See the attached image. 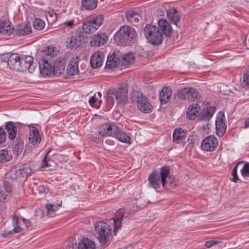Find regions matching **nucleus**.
<instances>
[{
	"label": "nucleus",
	"instance_id": "obj_28",
	"mask_svg": "<svg viewBox=\"0 0 249 249\" xmlns=\"http://www.w3.org/2000/svg\"><path fill=\"white\" fill-rule=\"evenodd\" d=\"M215 111V108L214 107H208L203 109L199 116V119L201 120L208 121L212 117Z\"/></svg>",
	"mask_w": 249,
	"mask_h": 249
},
{
	"label": "nucleus",
	"instance_id": "obj_1",
	"mask_svg": "<svg viewBox=\"0 0 249 249\" xmlns=\"http://www.w3.org/2000/svg\"><path fill=\"white\" fill-rule=\"evenodd\" d=\"M137 36L135 29L130 26H123L117 32L114 36L116 43L119 46H127Z\"/></svg>",
	"mask_w": 249,
	"mask_h": 249
},
{
	"label": "nucleus",
	"instance_id": "obj_20",
	"mask_svg": "<svg viewBox=\"0 0 249 249\" xmlns=\"http://www.w3.org/2000/svg\"><path fill=\"white\" fill-rule=\"evenodd\" d=\"M39 69L41 73L44 76H50L53 74V66L45 59H42L39 63Z\"/></svg>",
	"mask_w": 249,
	"mask_h": 249
},
{
	"label": "nucleus",
	"instance_id": "obj_29",
	"mask_svg": "<svg viewBox=\"0 0 249 249\" xmlns=\"http://www.w3.org/2000/svg\"><path fill=\"white\" fill-rule=\"evenodd\" d=\"M78 249H95L94 242L88 238H84L78 244Z\"/></svg>",
	"mask_w": 249,
	"mask_h": 249
},
{
	"label": "nucleus",
	"instance_id": "obj_16",
	"mask_svg": "<svg viewBox=\"0 0 249 249\" xmlns=\"http://www.w3.org/2000/svg\"><path fill=\"white\" fill-rule=\"evenodd\" d=\"M20 55L18 53H12L8 58L7 65L10 69L18 71L20 66Z\"/></svg>",
	"mask_w": 249,
	"mask_h": 249
},
{
	"label": "nucleus",
	"instance_id": "obj_18",
	"mask_svg": "<svg viewBox=\"0 0 249 249\" xmlns=\"http://www.w3.org/2000/svg\"><path fill=\"white\" fill-rule=\"evenodd\" d=\"M105 55L102 52H96L90 59V65L93 68L101 67L103 63Z\"/></svg>",
	"mask_w": 249,
	"mask_h": 249
},
{
	"label": "nucleus",
	"instance_id": "obj_2",
	"mask_svg": "<svg viewBox=\"0 0 249 249\" xmlns=\"http://www.w3.org/2000/svg\"><path fill=\"white\" fill-rule=\"evenodd\" d=\"M170 173V169L168 166H164L160 168V174L156 171H153L148 177V181L151 186L155 189L160 188V183L163 187L166 184V179Z\"/></svg>",
	"mask_w": 249,
	"mask_h": 249
},
{
	"label": "nucleus",
	"instance_id": "obj_33",
	"mask_svg": "<svg viewBox=\"0 0 249 249\" xmlns=\"http://www.w3.org/2000/svg\"><path fill=\"white\" fill-rule=\"evenodd\" d=\"M65 65L62 61H55L53 65V74L58 76L65 71Z\"/></svg>",
	"mask_w": 249,
	"mask_h": 249
},
{
	"label": "nucleus",
	"instance_id": "obj_9",
	"mask_svg": "<svg viewBox=\"0 0 249 249\" xmlns=\"http://www.w3.org/2000/svg\"><path fill=\"white\" fill-rule=\"evenodd\" d=\"M136 97V102L138 109L142 112L148 113L152 111V106L150 104L146 96L138 92L134 95Z\"/></svg>",
	"mask_w": 249,
	"mask_h": 249
},
{
	"label": "nucleus",
	"instance_id": "obj_49",
	"mask_svg": "<svg viewBox=\"0 0 249 249\" xmlns=\"http://www.w3.org/2000/svg\"><path fill=\"white\" fill-rule=\"evenodd\" d=\"M11 172L15 173V178H18L20 176L23 177L24 174L22 173V169L21 168L18 169H13L11 171Z\"/></svg>",
	"mask_w": 249,
	"mask_h": 249
},
{
	"label": "nucleus",
	"instance_id": "obj_22",
	"mask_svg": "<svg viewBox=\"0 0 249 249\" xmlns=\"http://www.w3.org/2000/svg\"><path fill=\"white\" fill-rule=\"evenodd\" d=\"M172 95V89L170 88L164 87L162 88L159 95V99L161 104H167L170 100Z\"/></svg>",
	"mask_w": 249,
	"mask_h": 249
},
{
	"label": "nucleus",
	"instance_id": "obj_6",
	"mask_svg": "<svg viewBox=\"0 0 249 249\" xmlns=\"http://www.w3.org/2000/svg\"><path fill=\"white\" fill-rule=\"evenodd\" d=\"M103 20L104 18L101 15L85 20L82 25L83 32L87 34L94 33L102 25Z\"/></svg>",
	"mask_w": 249,
	"mask_h": 249
},
{
	"label": "nucleus",
	"instance_id": "obj_14",
	"mask_svg": "<svg viewBox=\"0 0 249 249\" xmlns=\"http://www.w3.org/2000/svg\"><path fill=\"white\" fill-rule=\"evenodd\" d=\"M79 58L76 57L73 58L72 60L69 61L66 70L67 75L73 76L79 73Z\"/></svg>",
	"mask_w": 249,
	"mask_h": 249
},
{
	"label": "nucleus",
	"instance_id": "obj_24",
	"mask_svg": "<svg viewBox=\"0 0 249 249\" xmlns=\"http://www.w3.org/2000/svg\"><path fill=\"white\" fill-rule=\"evenodd\" d=\"M14 31V27L9 21L0 22V33L5 35H9Z\"/></svg>",
	"mask_w": 249,
	"mask_h": 249
},
{
	"label": "nucleus",
	"instance_id": "obj_21",
	"mask_svg": "<svg viewBox=\"0 0 249 249\" xmlns=\"http://www.w3.org/2000/svg\"><path fill=\"white\" fill-rule=\"evenodd\" d=\"M82 39L83 38L81 35L69 37L67 41V47L70 49H76L81 45Z\"/></svg>",
	"mask_w": 249,
	"mask_h": 249
},
{
	"label": "nucleus",
	"instance_id": "obj_54",
	"mask_svg": "<svg viewBox=\"0 0 249 249\" xmlns=\"http://www.w3.org/2000/svg\"><path fill=\"white\" fill-rule=\"evenodd\" d=\"M64 25L71 28L74 25V21L72 20L66 21L63 24Z\"/></svg>",
	"mask_w": 249,
	"mask_h": 249
},
{
	"label": "nucleus",
	"instance_id": "obj_56",
	"mask_svg": "<svg viewBox=\"0 0 249 249\" xmlns=\"http://www.w3.org/2000/svg\"><path fill=\"white\" fill-rule=\"evenodd\" d=\"M96 98L94 96H92L89 99V103L91 105L94 104L96 103Z\"/></svg>",
	"mask_w": 249,
	"mask_h": 249
},
{
	"label": "nucleus",
	"instance_id": "obj_44",
	"mask_svg": "<svg viewBox=\"0 0 249 249\" xmlns=\"http://www.w3.org/2000/svg\"><path fill=\"white\" fill-rule=\"evenodd\" d=\"M51 150H48L46 154H45L41 163V166L42 167H47L49 166H51V162H53L52 161L50 160H47V156L49 154V153L50 152Z\"/></svg>",
	"mask_w": 249,
	"mask_h": 249
},
{
	"label": "nucleus",
	"instance_id": "obj_58",
	"mask_svg": "<svg viewBox=\"0 0 249 249\" xmlns=\"http://www.w3.org/2000/svg\"><path fill=\"white\" fill-rule=\"evenodd\" d=\"M97 94L99 97H100V98L101 97L102 94L100 92H97Z\"/></svg>",
	"mask_w": 249,
	"mask_h": 249
},
{
	"label": "nucleus",
	"instance_id": "obj_45",
	"mask_svg": "<svg viewBox=\"0 0 249 249\" xmlns=\"http://www.w3.org/2000/svg\"><path fill=\"white\" fill-rule=\"evenodd\" d=\"M45 54L50 56H54L56 54L55 48L53 46H49L46 48Z\"/></svg>",
	"mask_w": 249,
	"mask_h": 249
},
{
	"label": "nucleus",
	"instance_id": "obj_32",
	"mask_svg": "<svg viewBox=\"0 0 249 249\" xmlns=\"http://www.w3.org/2000/svg\"><path fill=\"white\" fill-rule=\"evenodd\" d=\"M98 0H82V6L86 10H94L97 5Z\"/></svg>",
	"mask_w": 249,
	"mask_h": 249
},
{
	"label": "nucleus",
	"instance_id": "obj_41",
	"mask_svg": "<svg viewBox=\"0 0 249 249\" xmlns=\"http://www.w3.org/2000/svg\"><path fill=\"white\" fill-rule=\"evenodd\" d=\"M243 79V80L241 83L242 85L245 87H249V66L245 71Z\"/></svg>",
	"mask_w": 249,
	"mask_h": 249
},
{
	"label": "nucleus",
	"instance_id": "obj_39",
	"mask_svg": "<svg viewBox=\"0 0 249 249\" xmlns=\"http://www.w3.org/2000/svg\"><path fill=\"white\" fill-rule=\"evenodd\" d=\"M12 156L9 154L8 152L5 150L0 151V162H6L11 159Z\"/></svg>",
	"mask_w": 249,
	"mask_h": 249
},
{
	"label": "nucleus",
	"instance_id": "obj_47",
	"mask_svg": "<svg viewBox=\"0 0 249 249\" xmlns=\"http://www.w3.org/2000/svg\"><path fill=\"white\" fill-rule=\"evenodd\" d=\"M37 191L40 195H44L49 192V189L44 185H40L37 188Z\"/></svg>",
	"mask_w": 249,
	"mask_h": 249
},
{
	"label": "nucleus",
	"instance_id": "obj_11",
	"mask_svg": "<svg viewBox=\"0 0 249 249\" xmlns=\"http://www.w3.org/2000/svg\"><path fill=\"white\" fill-rule=\"evenodd\" d=\"M218 144L217 139L213 135H210L203 140L201 146L205 151H213L217 147Z\"/></svg>",
	"mask_w": 249,
	"mask_h": 249
},
{
	"label": "nucleus",
	"instance_id": "obj_42",
	"mask_svg": "<svg viewBox=\"0 0 249 249\" xmlns=\"http://www.w3.org/2000/svg\"><path fill=\"white\" fill-rule=\"evenodd\" d=\"M33 26L34 28L37 30H42L44 26L45 22L40 18H36L33 22Z\"/></svg>",
	"mask_w": 249,
	"mask_h": 249
},
{
	"label": "nucleus",
	"instance_id": "obj_15",
	"mask_svg": "<svg viewBox=\"0 0 249 249\" xmlns=\"http://www.w3.org/2000/svg\"><path fill=\"white\" fill-rule=\"evenodd\" d=\"M125 213L126 211L124 209H120L116 212L115 216L113 218L115 233L122 227V221L123 218L128 217L127 215H125Z\"/></svg>",
	"mask_w": 249,
	"mask_h": 249
},
{
	"label": "nucleus",
	"instance_id": "obj_57",
	"mask_svg": "<svg viewBox=\"0 0 249 249\" xmlns=\"http://www.w3.org/2000/svg\"><path fill=\"white\" fill-rule=\"evenodd\" d=\"M249 126V120H247L245 121V127L247 128Z\"/></svg>",
	"mask_w": 249,
	"mask_h": 249
},
{
	"label": "nucleus",
	"instance_id": "obj_59",
	"mask_svg": "<svg viewBox=\"0 0 249 249\" xmlns=\"http://www.w3.org/2000/svg\"><path fill=\"white\" fill-rule=\"evenodd\" d=\"M28 148V147L26 146V147H25V151L26 150H27Z\"/></svg>",
	"mask_w": 249,
	"mask_h": 249
},
{
	"label": "nucleus",
	"instance_id": "obj_38",
	"mask_svg": "<svg viewBox=\"0 0 249 249\" xmlns=\"http://www.w3.org/2000/svg\"><path fill=\"white\" fill-rule=\"evenodd\" d=\"M117 59L115 56L112 57L111 55L108 56L106 64V69H112L115 68L117 65Z\"/></svg>",
	"mask_w": 249,
	"mask_h": 249
},
{
	"label": "nucleus",
	"instance_id": "obj_10",
	"mask_svg": "<svg viewBox=\"0 0 249 249\" xmlns=\"http://www.w3.org/2000/svg\"><path fill=\"white\" fill-rule=\"evenodd\" d=\"M20 58L21 69H19L18 71H26L28 70L30 73H32L35 68L33 64V57L29 55L22 54L20 55Z\"/></svg>",
	"mask_w": 249,
	"mask_h": 249
},
{
	"label": "nucleus",
	"instance_id": "obj_43",
	"mask_svg": "<svg viewBox=\"0 0 249 249\" xmlns=\"http://www.w3.org/2000/svg\"><path fill=\"white\" fill-rule=\"evenodd\" d=\"M241 175L244 178L249 177V162L245 163L241 170Z\"/></svg>",
	"mask_w": 249,
	"mask_h": 249
},
{
	"label": "nucleus",
	"instance_id": "obj_27",
	"mask_svg": "<svg viewBox=\"0 0 249 249\" xmlns=\"http://www.w3.org/2000/svg\"><path fill=\"white\" fill-rule=\"evenodd\" d=\"M61 206V203L58 204L56 203L53 204L48 203L45 205L47 210V215L50 217H54L55 215V212Z\"/></svg>",
	"mask_w": 249,
	"mask_h": 249
},
{
	"label": "nucleus",
	"instance_id": "obj_23",
	"mask_svg": "<svg viewBox=\"0 0 249 249\" xmlns=\"http://www.w3.org/2000/svg\"><path fill=\"white\" fill-rule=\"evenodd\" d=\"M29 140L30 142L34 145H37L40 142L41 138L36 127H32L30 128Z\"/></svg>",
	"mask_w": 249,
	"mask_h": 249
},
{
	"label": "nucleus",
	"instance_id": "obj_5",
	"mask_svg": "<svg viewBox=\"0 0 249 249\" xmlns=\"http://www.w3.org/2000/svg\"><path fill=\"white\" fill-rule=\"evenodd\" d=\"M95 230L98 233V239L101 246L108 244L111 228L110 225L103 221H100L96 223Z\"/></svg>",
	"mask_w": 249,
	"mask_h": 249
},
{
	"label": "nucleus",
	"instance_id": "obj_4",
	"mask_svg": "<svg viewBox=\"0 0 249 249\" xmlns=\"http://www.w3.org/2000/svg\"><path fill=\"white\" fill-rule=\"evenodd\" d=\"M128 84L126 82H124L118 84L117 89H112L108 90V95L113 97H115L118 103L122 105L126 104L128 99Z\"/></svg>",
	"mask_w": 249,
	"mask_h": 249
},
{
	"label": "nucleus",
	"instance_id": "obj_46",
	"mask_svg": "<svg viewBox=\"0 0 249 249\" xmlns=\"http://www.w3.org/2000/svg\"><path fill=\"white\" fill-rule=\"evenodd\" d=\"M103 137H105L102 136L100 134L99 135L98 134H94L92 135V140L96 143H100L103 141Z\"/></svg>",
	"mask_w": 249,
	"mask_h": 249
},
{
	"label": "nucleus",
	"instance_id": "obj_36",
	"mask_svg": "<svg viewBox=\"0 0 249 249\" xmlns=\"http://www.w3.org/2000/svg\"><path fill=\"white\" fill-rule=\"evenodd\" d=\"M23 142L20 138H17L15 144L13 147L14 153L17 156L21 153L23 148Z\"/></svg>",
	"mask_w": 249,
	"mask_h": 249
},
{
	"label": "nucleus",
	"instance_id": "obj_55",
	"mask_svg": "<svg viewBox=\"0 0 249 249\" xmlns=\"http://www.w3.org/2000/svg\"><path fill=\"white\" fill-rule=\"evenodd\" d=\"M4 186L5 190H6V191L7 192H11V187L10 186L9 183L8 182H4Z\"/></svg>",
	"mask_w": 249,
	"mask_h": 249
},
{
	"label": "nucleus",
	"instance_id": "obj_3",
	"mask_svg": "<svg viewBox=\"0 0 249 249\" xmlns=\"http://www.w3.org/2000/svg\"><path fill=\"white\" fill-rule=\"evenodd\" d=\"M143 34L149 42L153 45H158L162 42V33L156 25L147 24L143 28Z\"/></svg>",
	"mask_w": 249,
	"mask_h": 249
},
{
	"label": "nucleus",
	"instance_id": "obj_30",
	"mask_svg": "<svg viewBox=\"0 0 249 249\" xmlns=\"http://www.w3.org/2000/svg\"><path fill=\"white\" fill-rule=\"evenodd\" d=\"M31 32V27L28 24L19 25L16 29V34L19 36L27 35Z\"/></svg>",
	"mask_w": 249,
	"mask_h": 249
},
{
	"label": "nucleus",
	"instance_id": "obj_52",
	"mask_svg": "<svg viewBox=\"0 0 249 249\" xmlns=\"http://www.w3.org/2000/svg\"><path fill=\"white\" fill-rule=\"evenodd\" d=\"M21 231H22L21 228L18 226H16L14 227V228L12 230V231H10L9 232V233H12L13 231L14 233H17L20 232Z\"/></svg>",
	"mask_w": 249,
	"mask_h": 249
},
{
	"label": "nucleus",
	"instance_id": "obj_13",
	"mask_svg": "<svg viewBox=\"0 0 249 249\" xmlns=\"http://www.w3.org/2000/svg\"><path fill=\"white\" fill-rule=\"evenodd\" d=\"M187 131L181 128H176L173 134V139L174 142L183 145L185 142Z\"/></svg>",
	"mask_w": 249,
	"mask_h": 249
},
{
	"label": "nucleus",
	"instance_id": "obj_60",
	"mask_svg": "<svg viewBox=\"0 0 249 249\" xmlns=\"http://www.w3.org/2000/svg\"><path fill=\"white\" fill-rule=\"evenodd\" d=\"M25 224H26V226H27V227H28V224H29V223L25 222Z\"/></svg>",
	"mask_w": 249,
	"mask_h": 249
},
{
	"label": "nucleus",
	"instance_id": "obj_50",
	"mask_svg": "<svg viewBox=\"0 0 249 249\" xmlns=\"http://www.w3.org/2000/svg\"><path fill=\"white\" fill-rule=\"evenodd\" d=\"M219 241L215 240H210L205 242V246L207 248H210L212 246L217 244Z\"/></svg>",
	"mask_w": 249,
	"mask_h": 249
},
{
	"label": "nucleus",
	"instance_id": "obj_34",
	"mask_svg": "<svg viewBox=\"0 0 249 249\" xmlns=\"http://www.w3.org/2000/svg\"><path fill=\"white\" fill-rule=\"evenodd\" d=\"M197 104H194L189 107L187 115V117L190 120H194L195 118L197 117V116L199 115L197 110Z\"/></svg>",
	"mask_w": 249,
	"mask_h": 249
},
{
	"label": "nucleus",
	"instance_id": "obj_25",
	"mask_svg": "<svg viewBox=\"0 0 249 249\" xmlns=\"http://www.w3.org/2000/svg\"><path fill=\"white\" fill-rule=\"evenodd\" d=\"M5 128L6 129L8 134V138L11 140H14L17 133V127L12 122H8L5 125Z\"/></svg>",
	"mask_w": 249,
	"mask_h": 249
},
{
	"label": "nucleus",
	"instance_id": "obj_48",
	"mask_svg": "<svg viewBox=\"0 0 249 249\" xmlns=\"http://www.w3.org/2000/svg\"><path fill=\"white\" fill-rule=\"evenodd\" d=\"M6 134L2 127H0V144L3 143L6 140Z\"/></svg>",
	"mask_w": 249,
	"mask_h": 249
},
{
	"label": "nucleus",
	"instance_id": "obj_51",
	"mask_svg": "<svg viewBox=\"0 0 249 249\" xmlns=\"http://www.w3.org/2000/svg\"><path fill=\"white\" fill-rule=\"evenodd\" d=\"M48 16L51 18L53 21H55L57 18V14L54 11H50L48 14Z\"/></svg>",
	"mask_w": 249,
	"mask_h": 249
},
{
	"label": "nucleus",
	"instance_id": "obj_62",
	"mask_svg": "<svg viewBox=\"0 0 249 249\" xmlns=\"http://www.w3.org/2000/svg\"><path fill=\"white\" fill-rule=\"evenodd\" d=\"M246 1L248 2H249V0H246Z\"/></svg>",
	"mask_w": 249,
	"mask_h": 249
},
{
	"label": "nucleus",
	"instance_id": "obj_53",
	"mask_svg": "<svg viewBox=\"0 0 249 249\" xmlns=\"http://www.w3.org/2000/svg\"><path fill=\"white\" fill-rule=\"evenodd\" d=\"M12 224L14 227L18 226V218L16 215H14L13 217Z\"/></svg>",
	"mask_w": 249,
	"mask_h": 249
},
{
	"label": "nucleus",
	"instance_id": "obj_35",
	"mask_svg": "<svg viewBox=\"0 0 249 249\" xmlns=\"http://www.w3.org/2000/svg\"><path fill=\"white\" fill-rule=\"evenodd\" d=\"M113 124L105 123L102 124L99 128L98 133L102 136L108 137Z\"/></svg>",
	"mask_w": 249,
	"mask_h": 249
},
{
	"label": "nucleus",
	"instance_id": "obj_19",
	"mask_svg": "<svg viewBox=\"0 0 249 249\" xmlns=\"http://www.w3.org/2000/svg\"><path fill=\"white\" fill-rule=\"evenodd\" d=\"M158 26L162 34H163L168 37L171 36L173 29L168 21L164 19L161 18L158 21Z\"/></svg>",
	"mask_w": 249,
	"mask_h": 249
},
{
	"label": "nucleus",
	"instance_id": "obj_8",
	"mask_svg": "<svg viewBox=\"0 0 249 249\" xmlns=\"http://www.w3.org/2000/svg\"><path fill=\"white\" fill-rule=\"evenodd\" d=\"M108 137H114L120 142L126 143H131V138L126 132L121 129L119 126L113 124Z\"/></svg>",
	"mask_w": 249,
	"mask_h": 249
},
{
	"label": "nucleus",
	"instance_id": "obj_37",
	"mask_svg": "<svg viewBox=\"0 0 249 249\" xmlns=\"http://www.w3.org/2000/svg\"><path fill=\"white\" fill-rule=\"evenodd\" d=\"M135 56L133 53L124 54L122 56V63L123 65L126 66L133 63L134 61Z\"/></svg>",
	"mask_w": 249,
	"mask_h": 249
},
{
	"label": "nucleus",
	"instance_id": "obj_61",
	"mask_svg": "<svg viewBox=\"0 0 249 249\" xmlns=\"http://www.w3.org/2000/svg\"><path fill=\"white\" fill-rule=\"evenodd\" d=\"M25 222L29 223V225L30 224V223L28 221H25Z\"/></svg>",
	"mask_w": 249,
	"mask_h": 249
},
{
	"label": "nucleus",
	"instance_id": "obj_40",
	"mask_svg": "<svg viewBox=\"0 0 249 249\" xmlns=\"http://www.w3.org/2000/svg\"><path fill=\"white\" fill-rule=\"evenodd\" d=\"M244 162L241 161L237 163L232 169L231 175L232 176V178L231 179L232 181L234 182H237L239 180V178L237 176V168L238 166L241 164H243Z\"/></svg>",
	"mask_w": 249,
	"mask_h": 249
},
{
	"label": "nucleus",
	"instance_id": "obj_17",
	"mask_svg": "<svg viewBox=\"0 0 249 249\" xmlns=\"http://www.w3.org/2000/svg\"><path fill=\"white\" fill-rule=\"evenodd\" d=\"M107 36L104 33L98 34L93 36L89 42L91 47H99L104 45L107 40Z\"/></svg>",
	"mask_w": 249,
	"mask_h": 249
},
{
	"label": "nucleus",
	"instance_id": "obj_7",
	"mask_svg": "<svg viewBox=\"0 0 249 249\" xmlns=\"http://www.w3.org/2000/svg\"><path fill=\"white\" fill-rule=\"evenodd\" d=\"M177 96L180 99L187 100L197 102L200 96L197 90L192 87H186L181 89L177 93Z\"/></svg>",
	"mask_w": 249,
	"mask_h": 249
},
{
	"label": "nucleus",
	"instance_id": "obj_26",
	"mask_svg": "<svg viewBox=\"0 0 249 249\" xmlns=\"http://www.w3.org/2000/svg\"><path fill=\"white\" fill-rule=\"evenodd\" d=\"M167 16L172 23L178 26V23L180 20V16L178 11L174 8L170 9L167 12Z\"/></svg>",
	"mask_w": 249,
	"mask_h": 249
},
{
	"label": "nucleus",
	"instance_id": "obj_12",
	"mask_svg": "<svg viewBox=\"0 0 249 249\" xmlns=\"http://www.w3.org/2000/svg\"><path fill=\"white\" fill-rule=\"evenodd\" d=\"M216 133L219 136H222L225 133L227 126L225 123V116L223 113H219L215 120Z\"/></svg>",
	"mask_w": 249,
	"mask_h": 249
},
{
	"label": "nucleus",
	"instance_id": "obj_31",
	"mask_svg": "<svg viewBox=\"0 0 249 249\" xmlns=\"http://www.w3.org/2000/svg\"><path fill=\"white\" fill-rule=\"evenodd\" d=\"M125 17L127 21L135 25L139 22L140 16L134 11H127L125 13Z\"/></svg>",
	"mask_w": 249,
	"mask_h": 249
}]
</instances>
